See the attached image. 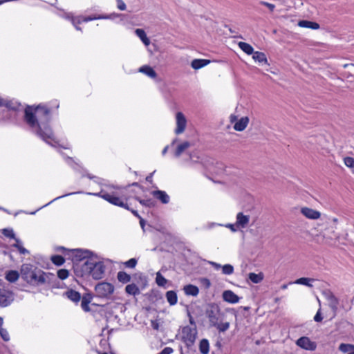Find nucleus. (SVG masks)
<instances>
[{
  "instance_id": "obj_1",
  "label": "nucleus",
  "mask_w": 354,
  "mask_h": 354,
  "mask_svg": "<svg viewBox=\"0 0 354 354\" xmlns=\"http://www.w3.org/2000/svg\"><path fill=\"white\" fill-rule=\"evenodd\" d=\"M50 110L46 105L28 106L24 111V121L35 133L46 143H56L52 129L49 126Z\"/></svg>"
},
{
  "instance_id": "obj_2",
  "label": "nucleus",
  "mask_w": 354,
  "mask_h": 354,
  "mask_svg": "<svg viewBox=\"0 0 354 354\" xmlns=\"http://www.w3.org/2000/svg\"><path fill=\"white\" fill-rule=\"evenodd\" d=\"M20 272L23 279L27 283L38 286L50 284L55 279L54 274L45 272L30 263L23 264Z\"/></svg>"
},
{
  "instance_id": "obj_3",
  "label": "nucleus",
  "mask_w": 354,
  "mask_h": 354,
  "mask_svg": "<svg viewBox=\"0 0 354 354\" xmlns=\"http://www.w3.org/2000/svg\"><path fill=\"white\" fill-rule=\"evenodd\" d=\"M105 266L102 261L93 259H87L82 265V270L90 274L94 279L103 278L105 272Z\"/></svg>"
},
{
  "instance_id": "obj_4",
  "label": "nucleus",
  "mask_w": 354,
  "mask_h": 354,
  "mask_svg": "<svg viewBox=\"0 0 354 354\" xmlns=\"http://www.w3.org/2000/svg\"><path fill=\"white\" fill-rule=\"evenodd\" d=\"M88 195H94L99 196L105 201H108L112 205H114L115 206H118L120 207H123L126 209H129V207L128 206V204L127 203V201L129 196H125L124 194H122L121 197L117 196L113 194H110L109 193H103L102 192L100 193H86Z\"/></svg>"
},
{
  "instance_id": "obj_5",
  "label": "nucleus",
  "mask_w": 354,
  "mask_h": 354,
  "mask_svg": "<svg viewBox=\"0 0 354 354\" xmlns=\"http://www.w3.org/2000/svg\"><path fill=\"white\" fill-rule=\"evenodd\" d=\"M220 314L221 310L216 304H211L209 305L206 309L205 315L211 326L217 325V322H219Z\"/></svg>"
},
{
  "instance_id": "obj_6",
  "label": "nucleus",
  "mask_w": 354,
  "mask_h": 354,
  "mask_svg": "<svg viewBox=\"0 0 354 354\" xmlns=\"http://www.w3.org/2000/svg\"><path fill=\"white\" fill-rule=\"evenodd\" d=\"M114 286L108 282L98 283L95 287L96 295L99 297H108L114 292Z\"/></svg>"
},
{
  "instance_id": "obj_7",
  "label": "nucleus",
  "mask_w": 354,
  "mask_h": 354,
  "mask_svg": "<svg viewBox=\"0 0 354 354\" xmlns=\"http://www.w3.org/2000/svg\"><path fill=\"white\" fill-rule=\"evenodd\" d=\"M197 335L196 328L185 326L182 330V336L184 342L187 346H190L194 344Z\"/></svg>"
},
{
  "instance_id": "obj_8",
  "label": "nucleus",
  "mask_w": 354,
  "mask_h": 354,
  "mask_svg": "<svg viewBox=\"0 0 354 354\" xmlns=\"http://www.w3.org/2000/svg\"><path fill=\"white\" fill-rule=\"evenodd\" d=\"M14 300L12 292L0 288V307H7Z\"/></svg>"
},
{
  "instance_id": "obj_9",
  "label": "nucleus",
  "mask_w": 354,
  "mask_h": 354,
  "mask_svg": "<svg viewBox=\"0 0 354 354\" xmlns=\"http://www.w3.org/2000/svg\"><path fill=\"white\" fill-rule=\"evenodd\" d=\"M296 344L300 348L308 351H315L317 347L315 342H312L308 337H301L299 338L297 340Z\"/></svg>"
},
{
  "instance_id": "obj_10",
  "label": "nucleus",
  "mask_w": 354,
  "mask_h": 354,
  "mask_svg": "<svg viewBox=\"0 0 354 354\" xmlns=\"http://www.w3.org/2000/svg\"><path fill=\"white\" fill-rule=\"evenodd\" d=\"M176 128L175 129V133L176 134H180L186 128L187 120L183 113L178 112L176 115Z\"/></svg>"
},
{
  "instance_id": "obj_11",
  "label": "nucleus",
  "mask_w": 354,
  "mask_h": 354,
  "mask_svg": "<svg viewBox=\"0 0 354 354\" xmlns=\"http://www.w3.org/2000/svg\"><path fill=\"white\" fill-rule=\"evenodd\" d=\"M324 296L328 302L329 307L331 308L333 313L336 314L339 305L338 299L330 291L325 292Z\"/></svg>"
},
{
  "instance_id": "obj_12",
  "label": "nucleus",
  "mask_w": 354,
  "mask_h": 354,
  "mask_svg": "<svg viewBox=\"0 0 354 354\" xmlns=\"http://www.w3.org/2000/svg\"><path fill=\"white\" fill-rule=\"evenodd\" d=\"M222 298L224 301L232 304H237L240 301V297L230 290H224Z\"/></svg>"
},
{
  "instance_id": "obj_13",
  "label": "nucleus",
  "mask_w": 354,
  "mask_h": 354,
  "mask_svg": "<svg viewBox=\"0 0 354 354\" xmlns=\"http://www.w3.org/2000/svg\"><path fill=\"white\" fill-rule=\"evenodd\" d=\"M301 213L307 218L313 220H317L321 216V213L319 211L307 207H302Z\"/></svg>"
},
{
  "instance_id": "obj_14",
  "label": "nucleus",
  "mask_w": 354,
  "mask_h": 354,
  "mask_svg": "<svg viewBox=\"0 0 354 354\" xmlns=\"http://www.w3.org/2000/svg\"><path fill=\"white\" fill-rule=\"evenodd\" d=\"M249 221L250 216L239 212L236 215V227L238 228H245L248 225Z\"/></svg>"
},
{
  "instance_id": "obj_15",
  "label": "nucleus",
  "mask_w": 354,
  "mask_h": 354,
  "mask_svg": "<svg viewBox=\"0 0 354 354\" xmlns=\"http://www.w3.org/2000/svg\"><path fill=\"white\" fill-rule=\"evenodd\" d=\"M151 194L163 204H167L169 202L170 197L165 191H153L151 192Z\"/></svg>"
},
{
  "instance_id": "obj_16",
  "label": "nucleus",
  "mask_w": 354,
  "mask_h": 354,
  "mask_svg": "<svg viewBox=\"0 0 354 354\" xmlns=\"http://www.w3.org/2000/svg\"><path fill=\"white\" fill-rule=\"evenodd\" d=\"M249 123L248 117H242L240 120H237L234 124V129L237 131H243Z\"/></svg>"
},
{
  "instance_id": "obj_17",
  "label": "nucleus",
  "mask_w": 354,
  "mask_h": 354,
  "mask_svg": "<svg viewBox=\"0 0 354 354\" xmlns=\"http://www.w3.org/2000/svg\"><path fill=\"white\" fill-rule=\"evenodd\" d=\"M322 236L325 243L328 245H332L334 240L339 239V235L333 230L332 232H324Z\"/></svg>"
},
{
  "instance_id": "obj_18",
  "label": "nucleus",
  "mask_w": 354,
  "mask_h": 354,
  "mask_svg": "<svg viewBox=\"0 0 354 354\" xmlns=\"http://www.w3.org/2000/svg\"><path fill=\"white\" fill-rule=\"evenodd\" d=\"M210 60L205 59H194L191 62V66L196 70L200 69L207 66Z\"/></svg>"
},
{
  "instance_id": "obj_19",
  "label": "nucleus",
  "mask_w": 354,
  "mask_h": 354,
  "mask_svg": "<svg viewBox=\"0 0 354 354\" xmlns=\"http://www.w3.org/2000/svg\"><path fill=\"white\" fill-rule=\"evenodd\" d=\"M183 290L186 295L196 297L199 293V289L197 286L189 284L183 288Z\"/></svg>"
},
{
  "instance_id": "obj_20",
  "label": "nucleus",
  "mask_w": 354,
  "mask_h": 354,
  "mask_svg": "<svg viewBox=\"0 0 354 354\" xmlns=\"http://www.w3.org/2000/svg\"><path fill=\"white\" fill-rule=\"evenodd\" d=\"M139 72L144 73L147 76L154 79L157 77L156 72L149 66L145 65L139 68Z\"/></svg>"
},
{
  "instance_id": "obj_21",
  "label": "nucleus",
  "mask_w": 354,
  "mask_h": 354,
  "mask_svg": "<svg viewBox=\"0 0 354 354\" xmlns=\"http://www.w3.org/2000/svg\"><path fill=\"white\" fill-rule=\"evenodd\" d=\"M64 295L67 297L68 299L75 303L79 302L81 299L80 293L74 290H69L66 291Z\"/></svg>"
},
{
  "instance_id": "obj_22",
  "label": "nucleus",
  "mask_w": 354,
  "mask_h": 354,
  "mask_svg": "<svg viewBox=\"0 0 354 354\" xmlns=\"http://www.w3.org/2000/svg\"><path fill=\"white\" fill-rule=\"evenodd\" d=\"M19 278V273L17 270H9L6 272L5 279L10 283L16 282Z\"/></svg>"
},
{
  "instance_id": "obj_23",
  "label": "nucleus",
  "mask_w": 354,
  "mask_h": 354,
  "mask_svg": "<svg viewBox=\"0 0 354 354\" xmlns=\"http://www.w3.org/2000/svg\"><path fill=\"white\" fill-rule=\"evenodd\" d=\"M298 25L300 27L310 28L313 30H317L319 28V24H317L316 22H313V21H307V20L299 21L298 23Z\"/></svg>"
},
{
  "instance_id": "obj_24",
  "label": "nucleus",
  "mask_w": 354,
  "mask_h": 354,
  "mask_svg": "<svg viewBox=\"0 0 354 354\" xmlns=\"http://www.w3.org/2000/svg\"><path fill=\"white\" fill-rule=\"evenodd\" d=\"M191 146V144L188 141H185L178 145L176 149L174 152V155L176 157H180V155L185 151Z\"/></svg>"
},
{
  "instance_id": "obj_25",
  "label": "nucleus",
  "mask_w": 354,
  "mask_h": 354,
  "mask_svg": "<svg viewBox=\"0 0 354 354\" xmlns=\"http://www.w3.org/2000/svg\"><path fill=\"white\" fill-rule=\"evenodd\" d=\"M166 299L167 302L171 305L174 306L177 304L178 297L177 294L174 290H169L166 292Z\"/></svg>"
},
{
  "instance_id": "obj_26",
  "label": "nucleus",
  "mask_w": 354,
  "mask_h": 354,
  "mask_svg": "<svg viewBox=\"0 0 354 354\" xmlns=\"http://www.w3.org/2000/svg\"><path fill=\"white\" fill-rule=\"evenodd\" d=\"M136 35L140 39L145 46H149L150 40L147 37L145 30L143 29L138 28L135 30Z\"/></svg>"
},
{
  "instance_id": "obj_27",
  "label": "nucleus",
  "mask_w": 354,
  "mask_h": 354,
  "mask_svg": "<svg viewBox=\"0 0 354 354\" xmlns=\"http://www.w3.org/2000/svg\"><path fill=\"white\" fill-rule=\"evenodd\" d=\"M81 307L85 312H89V304L91 301L92 297L90 295H84L82 298L81 297Z\"/></svg>"
},
{
  "instance_id": "obj_28",
  "label": "nucleus",
  "mask_w": 354,
  "mask_h": 354,
  "mask_svg": "<svg viewBox=\"0 0 354 354\" xmlns=\"http://www.w3.org/2000/svg\"><path fill=\"white\" fill-rule=\"evenodd\" d=\"M238 46L247 55H252L254 52L253 47L248 43L240 41L238 43Z\"/></svg>"
},
{
  "instance_id": "obj_29",
  "label": "nucleus",
  "mask_w": 354,
  "mask_h": 354,
  "mask_svg": "<svg viewBox=\"0 0 354 354\" xmlns=\"http://www.w3.org/2000/svg\"><path fill=\"white\" fill-rule=\"evenodd\" d=\"M252 58L255 62H258L259 63H265L268 64V60L265 53L262 52L256 51L252 54Z\"/></svg>"
},
{
  "instance_id": "obj_30",
  "label": "nucleus",
  "mask_w": 354,
  "mask_h": 354,
  "mask_svg": "<svg viewBox=\"0 0 354 354\" xmlns=\"http://www.w3.org/2000/svg\"><path fill=\"white\" fill-rule=\"evenodd\" d=\"M135 199L137 200L142 206L147 207H153L156 205V201L152 198H147V199H141L139 197H135Z\"/></svg>"
},
{
  "instance_id": "obj_31",
  "label": "nucleus",
  "mask_w": 354,
  "mask_h": 354,
  "mask_svg": "<svg viewBox=\"0 0 354 354\" xmlns=\"http://www.w3.org/2000/svg\"><path fill=\"white\" fill-rule=\"evenodd\" d=\"M199 351L201 354H208L209 351V344L207 339H203L199 344Z\"/></svg>"
},
{
  "instance_id": "obj_32",
  "label": "nucleus",
  "mask_w": 354,
  "mask_h": 354,
  "mask_svg": "<svg viewBox=\"0 0 354 354\" xmlns=\"http://www.w3.org/2000/svg\"><path fill=\"white\" fill-rule=\"evenodd\" d=\"M15 243L12 244V247L17 248L19 252L21 254H29V251L26 250L23 245L22 242L18 238L15 239Z\"/></svg>"
},
{
  "instance_id": "obj_33",
  "label": "nucleus",
  "mask_w": 354,
  "mask_h": 354,
  "mask_svg": "<svg viewBox=\"0 0 354 354\" xmlns=\"http://www.w3.org/2000/svg\"><path fill=\"white\" fill-rule=\"evenodd\" d=\"M125 291L127 294L137 295L140 294L139 288L135 283H131L126 286Z\"/></svg>"
},
{
  "instance_id": "obj_34",
  "label": "nucleus",
  "mask_w": 354,
  "mask_h": 354,
  "mask_svg": "<svg viewBox=\"0 0 354 354\" xmlns=\"http://www.w3.org/2000/svg\"><path fill=\"white\" fill-rule=\"evenodd\" d=\"M117 279L120 282L122 283H127L131 281V276L127 272L124 271H120L118 272Z\"/></svg>"
},
{
  "instance_id": "obj_35",
  "label": "nucleus",
  "mask_w": 354,
  "mask_h": 354,
  "mask_svg": "<svg viewBox=\"0 0 354 354\" xmlns=\"http://www.w3.org/2000/svg\"><path fill=\"white\" fill-rule=\"evenodd\" d=\"M248 279L254 283H259L263 279V274L262 272L259 274L250 272L248 274Z\"/></svg>"
},
{
  "instance_id": "obj_36",
  "label": "nucleus",
  "mask_w": 354,
  "mask_h": 354,
  "mask_svg": "<svg viewBox=\"0 0 354 354\" xmlns=\"http://www.w3.org/2000/svg\"><path fill=\"white\" fill-rule=\"evenodd\" d=\"M66 18L71 21L73 25L75 26V28L77 30L82 31L81 28L77 26L78 24H80L82 23L80 17H74L72 16L71 14H68L66 16Z\"/></svg>"
},
{
  "instance_id": "obj_37",
  "label": "nucleus",
  "mask_w": 354,
  "mask_h": 354,
  "mask_svg": "<svg viewBox=\"0 0 354 354\" xmlns=\"http://www.w3.org/2000/svg\"><path fill=\"white\" fill-rule=\"evenodd\" d=\"M313 281H315V279L312 278L301 277L297 279L294 283L297 284L304 285L308 287H313V285L310 283V282Z\"/></svg>"
},
{
  "instance_id": "obj_38",
  "label": "nucleus",
  "mask_w": 354,
  "mask_h": 354,
  "mask_svg": "<svg viewBox=\"0 0 354 354\" xmlns=\"http://www.w3.org/2000/svg\"><path fill=\"white\" fill-rule=\"evenodd\" d=\"M82 22H88L90 21L95 20V19H109L110 17L107 15H93L82 17H80Z\"/></svg>"
},
{
  "instance_id": "obj_39",
  "label": "nucleus",
  "mask_w": 354,
  "mask_h": 354,
  "mask_svg": "<svg viewBox=\"0 0 354 354\" xmlns=\"http://www.w3.org/2000/svg\"><path fill=\"white\" fill-rule=\"evenodd\" d=\"M339 350L342 353H350L354 350V345L350 344L342 343L339 346Z\"/></svg>"
},
{
  "instance_id": "obj_40",
  "label": "nucleus",
  "mask_w": 354,
  "mask_h": 354,
  "mask_svg": "<svg viewBox=\"0 0 354 354\" xmlns=\"http://www.w3.org/2000/svg\"><path fill=\"white\" fill-rule=\"evenodd\" d=\"M1 233L7 238L12 239L14 240L17 239L14 230L12 228H3L1 230Z\"/></svg>"
},
{
  "instance_id": "obj_41",
  "label": "nucleus",
  "mask_w": 354,
  "mask_h": 354,
  "mask_svg": "<svg viewBox=\"0 0 354 354\" xmlns=\"http://www.w3.org/2000/svg\"><path fill=\"white\" fill-rule=\"evenodd\" d=\"M156 282L158 286L164 287L167 280L158 272L156 273Z\"/></svg>"
},
{
  "instance_id": "obj_42",
  "label": "nucleus",
  "mask_w": 354,
  "mask_h": 354,
  "mask_svg": "<svg viewBox=\"0 0 354 354\" xmlns=\"http://www.w3.org/2000/svg\"><path fill=\"white\" fill-rule=\"evenodd\" d=\"M50 259L55 265L58 266H62L65 262L64 258L60 255H53Z\"/></svg>"
},
{
  "instance_id": "obj_43",
  "label": "nucleus",
  "mask_w": 354,
  "mask_h": 354,
  "mask_svg": "<svg viewBox=\"0 0 354 354\" xmlns=\"http://www.w3.org/2000/svg\"><path fill=\"white\" fill-rule=\"evenodd\" d=\"M214 327H216L219 332H225L227 330L230 328V323L229 322H225V323H219V322H217V325L214 326Z\"/></svg>"
},
{
  "instance_id": "obj_44",
  "label": "nucleus",
  "mask_w": 354,
  "mask_h": 354,
  "mask_svg": "<svg viewBox=\"0 0 354 354\" xmlns=\"http://www.w3.org/2000/svg\"><path fill=\"white\" fill-rule=\"evenodd\" d=\"M234 272V267L230 264H225L222 266V273L226 275H230Z\"/></svg>"
},
{
  "instance_id": "obj_45",
  "label": "nucleus",
  "mask_w": 354,
  "mask_h": 354,
  "mask_svg": "<svg viewBox=\"0 0 354 354\" xmlns=\"http://www.w3.org/2000/svg\"><path fill=\"white\" fill-rule=\"evenodd\" d=\"M68 275L69 272L66 269H61L59 270L57 272V277L62 280L66 279L68 277Z\"/></svg>"
},
{
  "instance_id": "obj_46",
  "label": "nucleus",
  "mask_w": 354,
  "mask_h": 354,
  "mask_svg": "<svg viewBox=\"0 0 354 354\" xmlns=\"http://www.w3.org/2000/svg\"><path fill=\"white\" fill-rule=\"evenodd\" d=\"M344 162L348 167H354V158L352 157H346L344 158Z\"/></svg>"
},
{
  "instance_id": "obj_47",
  "label": "nucleus",
  "mask_w": 354,
  "mask_h": 354,
  "mask_svg": "<svg viewBox=\"0 0 354 354\" xmlns=\"http://www.w3.org/2000/svg\"><path fill=\"white\" fill-rule=\"evenodd\" d=\"M0 335L4 341L8 342L10 340L9 333L7 330L3 328L0 329Z\"/></svg>"
},
{
  "instance_id": "obj_48",
  "label": "nucleus",
  "mask_w": 354,
  "mask_h": 354,
  "mask_svg": "<svg viewBox=\"0 0 354 354\" xmlns=\"http://www.w3.org/2000/svg\"><path fill=\"white\" fill-rule=\"evenodd\" d=\"M137 264V260L135 258L130 259L124 263L127 268H133Z\"/></svg>"
},
{
  "instance_id": "obj_49",
  "label": "nucleus",
  "mask_w": 354,
  "mask_h": 354,
  "mask_svg": "<svg viewBox=\"0 0 354 354\" xmlns=\"http://www.w3.org/2000/svg\"><path fill=\"white\" fill-rule=\"evenodd\" d=\"M6 106L8 109H15V106H12L10 102H6L3 98L0 97V107Z\"/></svg>"
},
{
  "instance_id": "obj_50",
  "label": "nucleus",
  "mask_w": 354,
  "mask_h": 354,
  "mask_svg": "<svg viewBox=\"0 0 354 354\" xmlns=\"http://www.w3.org/2000/svg\"><path fill=\"white\" fill-rule=\"evenodd\" d=\"M117 8L120 10H125L127 8L125 3L122 0H116Z\"/></svg>"
},
{
  "instance_id": "obj_51",
  "label": "nucleus",
  "mask_w": 354,
  "mask_h": 354,
  "mask_svg": "<svg viewBox=\"0 0 354 354\" xmlns=\"http://www.w3.org/2000/svg\"><path fill=\"white\" fill-rule=\"evenodd\" d=\"M82 192H71V193H68V194H64L62 196H58L55 198H54L53 201H51L50 203H48V204H50L52 202L56 201V200H58L59 198H62L63 197H66V196H70V195H73V194H82Z\"/></svg>"
},
{
  "instance_id": "obj_52",
  "label": "nucleus",
  "mask_w": 354,
  "mask_h": 354,
  "mask_svg": "<svg viewBox=\"0 0 354 354\" xmlns=\"http://www.w3.org/2000/svg\"><path fill=\"white\" fill-rule=\"evenodd\" d=\"M323 319V317L322 316V314H321V309L319 308L316 315H315L314 317V320L317 322H321L322 320Z\"/></svg>"
},
{
  "instance_id": "obj_53",
  "label": "nucleus",
  "mask_w": 354,
  "mask_h": 354,
  "mask_svg": "<svg viewBox=\"0 0 354 354\" xmlns=\"http://www.w3.org/2000/svg\"><path fill=\"white\" fill-rule=\"evenodd\" d=\"M173 351L174 350L171 347H165L158 354H171Z\"/></svg>"
},
{
  "instance_id": "obj_54",
  "label": "nucleus",
  "mask_w": 354,
  "mask_h": 354,
  "mask_svg": "<svg viewBox=\"0 0 354 354\" xmlns=\"http://www.w3.org/2000/svg\"><path fill=\"white\" fill-rule=\"evenodd\" d=\"M261 3L268 8L270 11H273L275 8V6L274 4L270 3L268 2L261 1Z\"/></svg>"
},
{
  "instance_id": "obj_55",
  "label": "nucleus",
  "mask_w": 354,
  "mask_h": 354,
  "mask_svg": "<svg viewBox=\"0 0 354 354\" xmlns=\"http://www.w3.org/2000/svg\"><path fill=\"white\" fill-rule=\"evenodd\" d=\"M209 264H210L216 270H219L220 268H222V266L221 264L214 261H209Z\"/></svg>"
},
{
  "instance_id": "obj_56",
  "label": "nucleus",
  "mask_w": 354,
  "mask_h": 354,
  "mask_svg": "<svg viewBox=\"0 0 354 354\" xmlns=\"http://www.w3.org/2000/svg\"><path fill=\"white\" fill-rule=\"evenodd\" d=\"M80 254H79V257L82 259L87 258L88 257V254H90V252L87 250L84 252L80 251Z\"/></svg>"
},
{
  "instance_id": "obj_57",
  "label": "nucleus",
  "mask_w": 354,
  "mask_h": 354,
  "mask_svg": "<svg viewBox=\"0 0 354 354\" xmlns=\"http://www.w3.org/2000/svg\"><path fill=\"white\" fill-rule=\"evenodd\" d=\"M151 327L155 330H158L159 324L157 321L152 320L151 322Z\"/></svg>"
},
{
  "instance_id": "obj_58",
  "label": "nucleus",
  "mask_w": 354,
  "mask_h": 354,
  "mask_svg": "<svg viewBox=\"0 0 354 354\" xmlns=\"http://www.w3.org/2000/svg\"><path fill=\"white\" fill-rule=\"evenodd\" d=\"M202 281L207 288L210 287L211 283L208 279L204 278L203 279Z\"/></svg>"
},
{
  "instance_id": "obj_59",
  "label": "nucleus",
  "mask_w": 354,
  "mask_h": 354,
  "mask_svg": "<svg viewBox=\"0 0 354 354\" xmlns=\"http://www.w3.org/2000/svg\"><path fill=\"white\" fill-rule=\"evenodd\" d=\"M227 227H228L229 228H230V230H231L232 231H233V232H236V231L237 230V228H238V227H236V223H235V224H229V225H227Z\"/></svg>"
},
{
  "instance_id": "obj_60",
  "label": "nucleus",
  "mask_w": 354,
  "mask_h": 354,
  "mask_svg": "<svg viewBox=\"0 0 354 354\" xmlns=\"http://www.w3.org/2000/svg\"><path fill=\"white\" fill-rule=\"evenodd\" d=\"M230 118V122L232 123L236 122L237 121V117L234 115H231Z\"/></svg>"
},
{
  "instance_id": "obj_61",
  "label": "nucleus",
  "mask_w": 354,
  "mask_h": 354,
  "mask_svg": "<svg viewBox=\"0 0 354 354\" xmlns=\"http://www.w3.org/2000/svg\"><path fill=\"white\" fill-rule=\"evenodd\" d=\"M129 210H130L132 212V214L137 218H140L141 217L136 210L131 209L130 208Z\"/></svg>"
},
{
  "instance_id": "obj_62",
  "label": "nucleus",
  "mask_w": 354,
  "mask_h": 354,
  "mask_svg": "<svg viewBox=\"0 0 354 354\" xmlns=\"http://www.w3.org/2000/svg\"><path fill=\"white\" fill-rule=\"evenodd\" d=\"M139 219H140V225L141 227L144 230V227L145 225V221L142 217H140Z\"/></svg>"
},
{
  "instance_id": "obj_63",
  "label": "nucleus",
  "mask_w": 354,
  "mask_h": 354,
  "mask_svg": "<svg viewBox=\"0 0 354 354\" xmlns=\"http://www.w3.org/2000/svg\"><path fill=\"white\" fill-rule=\"evenodd\" d=\"M154 172H155V171H153V173H151L149 176H147L146 177V180H147V182H149V183H151V182H152V176H153V173H154Z\"/></svg>"
},
{
  "instance_id": "obj_64",
  "label": "nucleus",
  "mask_w": 354,
  "mask_h": 354,
  "mask_svg": "<svg viewBox=\"0 0 354 354\" xmlns=\"http://www.w3.org/2000/svg\"><path fill=\"white\" fill-rule=\"evenodd\" d=\"M66 162H67V163H68V165H70L71 166H73V159H72L71 158L68 157V158H66Z\"/></svg>"
}]
</instances>
